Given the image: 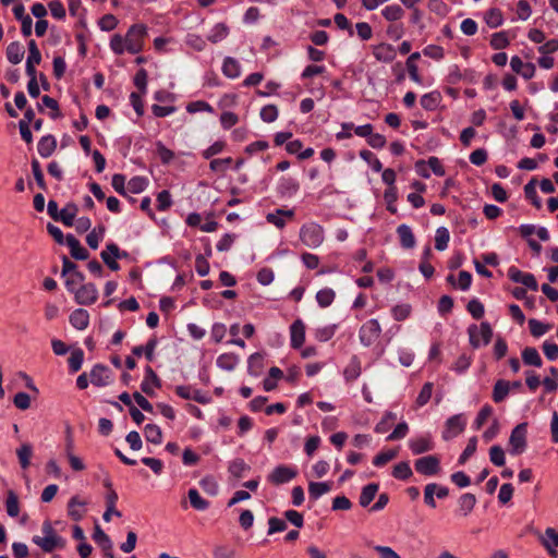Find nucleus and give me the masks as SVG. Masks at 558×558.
Instances as JSON below:
<instances>
[{
    "instance_id": "obj_6",
    "label": "nucleus",
    "mask_w": 558,
    "mask_h": 558,
    "mask_svg": "<svg viewBox=\"0 0 558 558\" xmlns=\"http://www.w3.org/2000/svg\"><path fill=\"white\" fill-rule=\"evenodd\" d=\"M527 423L518 424L511 432L509 438L510 453L521 454L526 449Z\"/></svg>"
},
{
    "instance_id": "obj_62",
    "label": "nucleus",
    "mask_w": 558,
    "mask_h": 558,
    "mask_svg": "<svg viewBox=\"0 0 558 558\" xmlns=\"http://www.w3.org/2000/svg\"><path fill=\"white\" fill-rule=\"evenodd\" d=\"M510 44L508 35L506 32H498L492 35L490 38V46L496 49L500 50L506 48Z\"/></svg>"
},
{
    "instance_id": "obj_60",
    "label": "nucleus",
    "mask_w": 558,
    "mask_h": 558,
    "mask_svg": "<svg viewBox=\"0 0 558 558\" xmlns=\"http://www.w3.org/2000/svg\"><path fill=\"white\" fill-rule=\"evenodd\" d=\"M337 325H328L315 330V338L320 342L330 340L336 333Z\"/></svg>"
},
{
    "instance_id": "obj_34",
    "label": "nucleus",
    "mask_w": 558,
    "mask_h": 558,
    "mask_svg": "<svg viewBox=\"0 0 558 558\" xmlns=\"http://www.w3.org/2000/svg\"><path fill=\"white\" fill-rule=\"evenodd\" d=\"M264 368V356L256 352L250 355L247 360V372L253 377H258Z\"/></svg>"
},
{
    "instance_id": "obj_57",
    "label": "nucleus",
    "mask_w": 558,
    "mask_h": 558,
    "mask_svg": "<svg viewBox=\"0 0 558 558\" xmlns=\"http://www.w3.org/2000/svg\"><path fill=\"white\" fill-rule=\"evenodd\" d=\"M84 362V352L82 349H76L69 357V368L71 373H76L81 369Z\"/></svg>"
},
{
    "instance_id": "obj_15",
    "label": "nucleus",
    "mask_w": 558,
    "mask_h": 558,
    "mask_svg": "<svg viewBox=\"0 0 558 558\" xmlns=\"http://www.w3.org/2000/svg\"><path fill=\"white\" fill-rule=\"evenodd\" d=\"M300 190V183L291 177H281L277 183V194L282 198L293 197Z\"/></svg>"
},
{
    "instance_id": "obj_47",
    "label": "nucleus",
    "mask_w": 558,
    "mask_h": 558,
    "mask_svg": "<svg viewBox=\"0 0 558 558\" xmlns=\"http://www.w3.org/2000/svg\"><path fill=\"white\" fill-rule=\"evenodd\" d=\"M336 299V292L331 288H324L317 291L316 301L323 308L328 307L332 304Z\"/></svg>"
},
{
    "instance_id": "obj_19",
    "label": "nucleus",
    "mask_w": 558,
    "mask_h": 558,
    "mask_svg": "<svg viewBox=\"0 0 558 558\" xmlns=\"http://www.w3.org/2000/svg\"><path fill=\"white\" fill-rule=\"evenodd\" d=\"M373 54L377 61L389 63L397 57L395 47L390 44H379L374 47Z\"/></svg>"
},
{
    "instance_id": "obj_21",
    "label": "nucleus",
    "mask_w": 558,
    "mask_h": 558,
    "mask_svg": "<svg viewBox=\"0 0 558 558\" xmlns=\"http://www.w3.org/2000/svg\"><path fill=\"white\" fill-rule=\"evenodd\" d=\"M65 244L69 246L73 258L78 260H85L88 258V251L81 245L80 241L73 234H68L65 236Z\"/></svg>"
},
{
    "instance_id": "obj_14",
    "label": "nucleus",
    "mask_w": 558,
    "mask_h": 558,
    "mask_svg": "<svg viewBox=\"0 0 558 558\" xmlns=\"http://www.w3.org/2000/svg\"><path fill=\"white\" fill-rule=\"evenodd\" d=\"M295 216L294 209L277 208L266 215V221L282 230Z\"/></svg>"
},
{
    "instance_id": "obj_35",
    "label": "nucleus",
    "mask_w": 558,
    "mask_h": 558,
    "mask_svg": "<svg viewBox=\"0 0 558 558\" xmlns=\"http://www.w3.org/2000/svg\"><path fill=\"white\" fill-rule=\"evenodd\" d=\"M24 53V47L19 41H13L7 47V58L12 64H19L23 60Z\"/></svg>"
},
{
    "instance_id": "obj_43",
    "label": "nucleus",
    "mask_w": 558,
    "mask_h": 558,
    "mask_svg": "<svg viewBox=\"0 0 558 558\" xmlns=\"http://www.w3.org/2000/svg\"><path fill=\"white\" fill-rule=\"evenodd\" d=\"M378 488L379 486L376 483H371L364 486L360 495V505L362 507H367L374 500Z\"/></svg>"
},
{
    "instance_id": "obj_13",
    "label": "nucleus",
    "mask_w": 558,
    "mask_h": 558,
    "mask_svg": "<svg viewBox=\"0 0 558 558\" xmlns=\"http://www.w3.org/2000/svg\"><path fill=\"white\" fill-rule=\"evenodd\" d=\"M75 301L81 305H90L98 299V290L94 283H85L73 292Z\"/></svg>"
},
{
    "instance_id": "obj_53",
    "label": "nucleus",
    "mask_w": 558,
    "mask_h": 558,
    "mask_svg": "<svg viewBox=\"0 0 558 558\" xmlns=\"http://www.w3.org/2000/svg\"><path fill=\"white\" fill-rule=\"evenodd\" d=\"M413 472L409 462H399L393 466L392 476L397 480L405 481L412 476Z\"/></svg>"
},
{
    "instance_id": "obj_2",
    "label": "nucleus",
    "mask_w": 558,
    "mask_h": 558,
    "mask_svg": "<svg viewBox=\"0 0 558 558\" xmlns=\"http://www.w3.org/2000/svg\"><path fill=\"white\" fill-rule=\"evenodd\" d=\"M300 240L301 242L310 247H319L325 240L324 228L316 222H306L300 228Z\"/></svg>"
},
{
    "instance_id": "obj_9",
    "label": "nucleus",
    "mask_w": 558,
    "mask_h": 558,
    "mask_svg": "<svg viewBox=\"0 0 558 558\" xmlns=\"http://www.w3.org/2000/svg\"><path fill=\"white\" fill-rule=\"evenodd\" d=\"M298 475V471L293 466L280 464L268 474L267 481L274 485L289 483Z\"/></svg>"
},
{
    "instance_id": "obj_4",
    "label": "nucleus",
    "mask_w": 558,
    "mask_h": 558,
    "mask_svg": "<svg viewBox=\"0 0 558 558\" xmlns=\"http://www.w3.org/2000/svg\"><path fill=\"white\" fill-rule=\"evenodd\" d=\"M147 35V27L144 24L132 25L124 36L129 53L136 54L142 51L144 39Z\"/></svg>"
},
{
    "instance_id": "obj_49",
    "label": "nucleus",
    "mask_w": 558,
    "mask_h": 558,
    "mask_svg": "<svg viewBox=\"0 0 558 558\" xmlns=\"http://www.w3.org/2000/svg\"><path fill=\"white\" fill-rule=\"evenodd\" d=\"M484 20L490 28H497L504 23L502 13L496 8L488 10L484 15Z\"/></svg>"
},
{
    "instance_id": "obj_33",
    "label": "nucleus",
    "mask_w": 558,
    "mask_h": 558,
    "mask_svg": "<svg viewBox=\"0 0 558 558\" xmlns=\"http://www.w3.org/2000/svg\"><path fill=\"white\" fill-rule=\"evenodd\" d=\"M85 501L81 500L77 496L72 497L68 504V513L74 521H80L84 517Z\"/></svg>"
},
{
    "instance_id": "obj_36",
    "label": "nucleus",
    "mask_w": 558,
    "mask_h": 558,
    "mask_svg": "<svg viewBox=\"0 0 558 558\" xmlns=\"http://www.w3.org/2000/svg\"><path fill=\"white\" fill-rule=\"evenodd\" d=\"M221 70L229 78H236L241 74V65L239 61L232 57L225 58Z\"/></svg>"
},
{
    "instance_id": "obj_16",
    "label": "nucleus",
    "mask_w": 558,
    "mask_h": 558,
    "mask_svg": "<svg viewBox=\"0 0 558 558\" xmlns=\"http://www.w3.org/2000/svg\"><path fill=\"white\" fill-rule=\"evenodd\" d=\"M508 276L511 281L521 283L532 291L538 290L537 281L535 279L534 275H532L530 272H524L515 267H510L508 270Z\"/></svg>"
},
{
    "instance_id": "obj_8",
    "label": "nucleus",
    "mask_w": 558,
    "mask_h": 558,
    "mask_svg": "<svg viewBox=\"0 0 558 558\" xmlns=\"http://www.w3.org/2000/svg\"><path fill=\"white\" fill-rule=\"evenodd\" d=\"M408 446L413 454L418 456L434 450L435 441L429 433H425L411 437L408 441Z\"/></svg>"
},
{
    "instance_id": "obj_58",
    "label": "nucleus",
    "mask_w": 558,
    "mask_h": 558,
    "mask_svg": "<svg viewBox=\"0 0 558 558\" xmlns=\"http://www.w3.org/2000/svg\"><path fill=\"white\" fill-rule=\"evenodd\" d=\"M529 327H530V331H531L532 336H534L536 338L544 336L550 329V325L545 324L535 318H531L529 320Z\"/></svg>"
},
{
    "instance_id": "obj_39",
    "label": "nucleus",
    "mask_w": 558,
    "mask_h": 558,
    "mask_svg": "<svg viewBox=\"0 0 558 558\" xmlns=\"http://www.w3.org/2000/svg\"><path fill=\"white\" fill-rule=\"evenodd\" d=\"M93 539L95 543L104 550V549H112L113 544L110 537L104 532L99 524L95 525Z\"/></svg>"
},
{
    "instance_id": "obj_28",
    "label": "nucleus",
    "mask_w": 558,
    "mask_h": 558,
    "mask_svg": "<svg viewBox=\"0 0 558 558\" xmlns=\"http://www.w3.org/2000/svg\"><path fill=\"white\" fill-rule=\"evenodd\" d=\"M240 359L234 353H222L217 360L216 364L220 369L232 372L239 364Z\"/></svg>"
},
{
    "instance_id": "obj_42",
    "label": "nucleus",
    "mask_w": 558,
    "mask_h": 558,
    "mask_svg": "<svg viewBox=\"0 0 558 558\" xmlns=\"http://www.w3.org/2000/svg\"><path fill=\"white\" fill-rule=\"evenodd\" d=\"M522 360L524 364L541 367L543 362L538 351L533 347H526L522 351Z\"/></svg>"
},
{
    "instance_id": "obj_5",
    "label": "nucleus",
    "mask_w": 558,
    "mask_h": 558,
    "mask_svg": "<svg viewBox=\"0 0 558 558\" xmlns=\"http://www.w3.org/2000/svg\"><path fill=\"white\" fill-rule=\"evenodd\" d=\"M381 326L376 318L365 322L359 330V339L362 345L371 347L379 338Z\"/></svg>"
},
{
    "instance_id": "obj_30",
    "label": "nucleus",
    "mask_w": 558,
    "mask_h": 558,
    "mask_svg": "<svg viewBox=\"0 0 558 558\" xmlns=\"http://www.w3.org/2000/svg\"><path fill=\"white\" fill-rule=\"evenodd\" d=\"M78 211L77 205L74 203H68L61 210L59 215V220L66 227L74 226V219Z\"/></svg>"
},
{
    "instance_id": "obj_11",
    "label": "nucleus",
    "mask_w": 558,
    "mask_h": 558,
    "mask_svg": "<svg viewBox=\"0 0 558 558\" xmlns=\"http://www.w3.org/2000/svg\"><path fill=\"white\" fill-rule=\"evenodd\" d=\"M466 425V421L462 414H456L450 416L445 424V429L442 432V438L445 440L452 439L461 434Z\"/></svg>"
},
{
    "instance_id": "obj_18",
    "label": "nucleus",
    "mask_w": 558,
    "mask_h": 558,
    "mask_svg": "<svg viewBox=\"0 0 558 558\" xmlns=\"http://www.w3.org/2000/svg\"><path fill=\"white\" fill-rule=\"evenodd\" d=\"M511 70L524 80H530L535 75L536 68L531 62H523L519 56H513L510 60Z\"/></svg>"
},
{
    "instance_id": "obj_12",
    "label": "nucleus",
    "mask_w": 558,
    "mask_h": 558,
    "mask_svg": "<svg viewBox=\"0 0 558 558\" xmlns=\"http://www.w3.org/2000/svg\"><path fill=\"white\" fill-rule=\"evenodd\" d=\"M90 383L97 387H105L112 383L113 376L110 368L104 364H96L89 374Z\"/></svg>"
},
{
    "instance_id": "obj_27",
    "label": "nucleus",
    "mask_w": 558,
    "mask_h": 558,
    "mask_svg": "<svg viewBox=\"0 0 558 558\" xmlns=\"http://www.w3.org/2000/svg\"><path fill=\"white\" fill-rule=\"evenodd\" d=\"M158 345V340L156 337L150 338L145 345H137L132 349V353L136 356H142L145 354V357L151 362L154 360V352Z\"/></svg>"
},
{
    "instance_id": "obj_52",
    "label": "nucleus",
    "mask_w": 558,
    "mask_h": 558,
    "mask_svg": "<svg viewBox=\"0 0 558 558\" xmlns=\"http://www.w3.org/2000/svg\"><path fill=\"white\" fill-rule=\"evenodd\" d=\"M359 156L371 166L374 172H380L383 170L381 161L371 150L363 149L359 153Z\"/></svg>"
},
{
    "instance_id": "obj_26",
    "label": "nucleus",
    "mask_w": 558,
    "mask_h": 558,
    "mask_svg": "<svg viewBox=\"0 0 558 558\" xmlns=\"http://www.w3.org/2000/svg\"><path fill=\"white\" fill-rule=\"evenodd\" d=\"M56 147H57V141L52 135L43 136L37 144L38 154L43 158L50 157L53 154V151L56 150Z\"/></svg>"
},
{
    "instance_id": "obj_25",
    "label": "nucleus",
    "mask_w": 558,
    "mask_h": 558,
    "mask_svg": "<svg viewBox=\"0 0 558 558\" xmlns=\"http://www.w3.org/2000/svg\"><path fill=\"white\" fill-rule=\"evenodd\" d=\"M476 505V497L471 493H465L458 500V513L468 517Z\"/></svg>"
},
{
    "instance_id": "obj_31",
    "label": "nucleus",
    "mask_w": 558,
    "mask_h": 558,
    "mask_svg": "<svg viewBox=\"0 0 558 558\" xmlns=\"http://www.w3.org/2000/svg\"><path fill=\"white\" fill-rule=\"evenodd\" d=\"M230 33L229 27L225 23H217L211 27L207 35V40L213 44H218L226 39Z\"/></svg>"
},
{
    "instance_id": "obj_20",
    "label": "nucleus",
    "mask_w": 558,
    "mask_h": 558,
    "mask_svg": "<svg viewBox=\"0 0 558 558\" xmlns=\"http://www.w3.org/2000/svg\"><path fill=\"white\" fill-rule=\"evenodd\" d=\"M160 387V380L157 374L150 366H147L145 369V376L141 384V389L144 393L148 396H153L155 393V388Z\"/></svg>"
},
{
    "instance_id": "obj_10",
    "label": "nucleus",
    "mask_w": 558,
    "mask_h": 558,
    "mask_svg": "<svg viewBox=\"0 0 558 558\" xmlns=\"http://www.w3.org/2000/svg\"><path fill=\"white\" fill-rule=\"evenodd\" d=\"M126 252H121L119 246L116 243H108L106 248L100 253L101 259L104 263L113 271L120 269V265L117 259L125 257Z\"/></svg>"
},
{
    "instance_id": "obj_61",
    "label": "nucleus",
    "mask_w": 558,
    "mask_h": 558,
    "mask_svg": "<svg viewBox=\"0 0 558 558\" xmlns=\"http://www.w3.org/2000/svg\"><path fill=\"white\" fill-rule=\"evenodd\" d=\"M85 276L81 271H74L66 280H65V287L68 291L71 293L75 292L77 290V286L84 284Z\"/></svg>"
},
{
    "instance_id": "obj_50",
    "label": "nucleus",
    "mask_w": 558,
    "mask_h": 558,
    "mask_svg": "<svg viewBox=\"0 0 558 558\" xmlns=\"http://www.w3.org/2000/svg\"><path fill=\"white\" fill-rule=\"evenodd\" d=\"M450 233L446 227H439L435 233V248L437 251H445L448 247Z\"/></svg>"
},
{
    "instance_id": "obj_46",
    "label": "nucleus",
    "mask_w": 558,
    "mask_h": 558,
    "mask_svg": "<svg viewBox=\"0 0 558 558\" xmlns=\"http://www.w3.org/2000/svg\"><path fill=\"white\" fill-rule=\"evenodd\" d=\"M191 506L198 511H204L209 507V502L204 499L196 488L189 489L187 493Z\"/></svg>"
},
{
    "instance_id": "obj_22",
    "label": "nucleus",
    "mask_w": 558,
    "mask_h": 558,
    "mask_svg": "<svg viewBox=\"0 0 558 558\" xmlns=\"http://www.w3.org/2000/svg\"><path fill=\"white\" fill-rule=\"evenodd\" d=\"M290 338L293 348L299 349L303 345L305 341V326L301 319H296L290 326Z\"/></svg>"
},
{
    "instance_id": "obj_38",
    "label": "nucleus",
    "mask_w": 558,
    "mask_h": 558,
    "mask_svg": "<svg viewBox=\"0 0 558 558\" xmlns=\"http://www.w3.org/2000/svg\"><path fill=\"white\" fill-rule=\"evenodd\" d=\"M510 391V383L504 379H499L495 383L493 389V400L496 403L502 402Z\"/></svg>"
},
{
    "instance_id": "obj_54",
    "label": "nucleus",
    "mask_w": 558,
    "mask_h": 558,
    "mask_svg": "<svg viewBox=\"0 0 558 558\" xmlns=\"http://www.w3.org/2000/svg\"><path fill=\"white\" fill-rule=\"evenodd\" d=\"M110 48L118 56H121L124 52H129L125 38L119 34H116L111 37Z\"/></svg>"
},
{
    "instance_id": "obj_40",
    "label": "nucleus",
    "mask_w": 558,
    "mask_h": 558,
    "mask_svg": "<svg viewBox=\"0 0 558 558\" xmlns=\"http://www.w3.org/2000/svg\"><path fill=\"white\" fill-rule=\"evenodd\" d=\"M20 465L26 470L31 465V458L33 456V447L29 444H23L16 449Z\"/></svg>"
},
{
    "instance_id": "obj_51",
    "label": "nucleus",
    "mask_w": 558,
    "mask_h": 558,
    "mask_svg": "<svg viewBox=\"0 0 558 558\" xmlns=\"http://www.w3.org/2000/svg\"><path fill=\"white\" fill-rule=\"evenodd\" d=\"M105 227L99 226L97 228H94L86 236V242L88 246L93 250H96L99 245V243L102 241L105 236Z\"/></svg>"
},
{
    "instance_id": "obj_55",
    "label": "nucleus",
    "mask_w": 558,
    "mask_h": 558,
    "mask_svg": "<svg viewBox=\"0 0 558 558\" xmlns=\"http://www.w3.org/2000/svg\"><path fill=\"white\" fill-rule=\"evenodd\" d=\"M411 312L412 307L407 303L397 304L391 308V315L398 322L405 320L411 315Z\"/></svg>"
},
{
    "instance_id": "obj_24",
    "label": "nucleus",
    "mask_w": 558,
    "mask_h": 558,
    "mask_svg": "<svg viewBox=\"0 0 558 558\" xmlns=\"http://www.w3.org/2000/svg\"><path fill=\"white\" fill-rule=\"evenodd\" d=\"M397 234L403 248H413L415 246V236L410 226L400 225L397 228Z\"/></svg>"
},
{
    "instance_id": "obj_63",
    "label": "nucleus",
    "mask_w": 558,
    "mask_h": 558,
    "mask_svg": "<svg viewBox=\"0 0 558 558\" xmlns=\"http://www.w3.org/2000/svg\"><path fill=\"white\" fill-rule=\"evenodd\" d=\"M260 119L266 123H271L277 120L279 111L275 105H266L260 109Z\"/></svg>"
},
{
    "instance_id": "obj_1",
    "label": "nucleus",
    "mask_w": 558,
    "mask_h": 558,
    "mask_svg": "<svg viewBox=\"0 0 558 558\" xmlns=\"http://www.w3.org/2000/svg\"><path fill=\"white\" fill-rule=\"evenodd\" d=\"M41 532L43 535H35L32 541L45 553H52L65 547V539L56 532L49 521L43 523Z\"/></svg>"
},
{
    "instance_id": "obj_59",
    "label": "nucleus",
    "mask_w": 558,
    "mask_h": 558,
    "mask_svg": "<svg viewBox=\"0 0 558 558\" xmlns=\"http://www.w3.org/2000/svg\"><path fill=\"white\" fill-rule=\"evenodd\" d=\"M397 456H398V451L395 449L383 451L374 457L373 464L377 468H381L385 464H387L389 461L395 459Z\"/></svg>"
},
{
    "instance_id": "obj_37",
    "label": "nucleus",
    "mask_w": 558,
    "mask_h": 558,
    "mask_svg": "<svg viewBox=\"0 0 558 558\" xmlns=\"http://www.w3.org/2000/svg\"><path fill=\"white\" fill-rule=\"evenodd\" d=\"M330 490L331 484L329 482H311L308 484V495L313 500H317Z\"/></svg>"
},
{
    "instance_id": "obj_45",
    "label": "nucleus",
    "mask_w": 558,
    "mask_h": 558,
    "mask_svg": "<svg viewBox=\"0 0 558 558\" xmlns=\"http://www.w3.org/2000/svg\"><path fill=\"white\" fill-rule=\"evenodd\" d=\"M381 15L389 22H396L404 16V10L399 4H390L381 10Z\"/></svg>"
},
{
    "instance_id": "obj_23",
    "label": "nucleus",
    "mask_w": 558,
    "mask_h": 558,
    "mask_svg": "<svg viewBox=\"0 0 558 558\" xmlns=\"http://www.w3.org/2000/svg\"><path fill=\"white\" fill-rule=\"evenodd\" d=\"M70 324L77 330H84L89 325V314L84 308H77L70 315Z\"/></svg>"
},
{
    "instance_id": "obj_7",
    "label": "nucleus",
    "mask_w": 558,
    "mask_h": 558,
    "mask_svg": "<svg viewBox=\"0 0 558 558\" xmlns=\"http://www.w3.org/2000/svg\"><path fill=\"white\" fill-rule=\"evenodd\" d=\"M414 468L418 474L434 476L441 471L440 459L435 454L424 456L415 460Z\"/></svg>"
},
{
    "instance_id": "obj_41",
    "label": "nucleus",
    "mask_w": 558,
    "mask_h": 558,
    "mask_svg": "<svg viewBox=\"0 0 558 558\" xmlns=\"http://www.w3.org/2000/svg\"><path fill=\"white\" fill-rule=\"evenodd\" d=\"M144 436L148 442L160 445L162 442V432L158 425L147 424L144 428Z\"/></svg>"
},
{
    "instance_id": "obj_56",
    "label": "nucleus",
    "mask_w": 558,
    "mask_h": 558,
    "mask_svg": "<svg viewBox=\"0 0 558 558\" xmlns=\"http://www.w3.org/2000/svg\"><path fill=\"white\" fill-rule=\"evenodd\" d=\"M147 185H148L147 179L144 177L137 175V177H133L132 179H130V181L128 182V190H129V192H131L133 194H140L143 191H145Z\"/></svg>"
},
{
    "instance_id": "obj_29",
    "label": "nucleus",
    "mask_w": 558,
    "mask_h": 558,
    "mask_svg": "<svg viewBox=\"0 0 558 558\" xmlns=\"http://www.w3.org/2000/svg\"><path fill=\"white\" fill-rule=\"evenodd\" d=\"M361 372V362L356 355H353L343 371V377L347 381H353L360 377Z\"/></svg>"
},
{
    "instance_id": "obj_3",
    "label": "nucleus",
    "mask_w": 558,
    "mask_h": 558,
    "mask_svg": "<svg viewBox=\"0 0 558 558\" xmlns=\"http://www.w3.org/2000/svg\"><path fill=\"white\" fill-rule=\"evenodd\" d=\"M468 333L471 347L477 349L482 345H487L490 342L493 329L489 323L483 322L481 325H470Z\"/></svg>"
},
{
    "instance_id": "obj_32",
    "label": "nucleus",
    "mask_w": 558,
    "mask_h": 558,
    "mask_svg": "<svg viewBox=\"0 0 558 558\" xmlns=\"http://www.w3.org/2000/svg\"><path fill=\"white\" fill-rule=\"evenodd\" d=\"M441 101V94L438 90H433L424 94L421 97V106L427 111H434L438 108Z\"/></svg>"
},
{
    "instance_id": "obj_17",
    "label": "nucleus",
    "mask_w": 558,
    "mask_h": 558,
    "mask_svg": "<svg viewBox=\"0 0 558 558\" xmlns=\"http://www.w3.org/2000/svg\"><path fill=\"white\" fill-rule=\"evenodd\" d=\"M175 393L185 400H194L201 404H207L210 401V397L199 389H194L191 386H177Z\"/></svg>"
},
{
    "instance_id": "obj_64",
    "label": "nucleus",
    "mask_w": 558,
    "mask_h": 558,
    "mask_svg": "<svg viewBox=\"0 0 558 558\" xmlns=\"http://www.w3.org/2000/svg\"><path fill=\"white\" fill-rule=\"evenodd\" d=\"M489 460L493 464L497 466H502L506 462L504 449L498 445L490 447Z\"/></svg>"
},
{
    "instance_id": "obj_48",
    "label": "nucleus",
    "mask_w": 558,
    "mask_h": 558,
    "mask_svg": "<svg viewBox=\"0 0 558 558\" xmlns=\"http://www.w3.org/2000/svg\"><path fill=\"white\" fill-rule=\"evenodd\" d=\"M5 510L11 518H16L20 513L19 498L13 490H9L7 494Z\"/></svg>"
},
{
    "instance_id": "obj_44",
    "label": "nucleus",
    "mask_w": 558,
    "mask_h": 558,
    "mask_svg": "<svg viewBox=\"0 0 558 558\" xmlns=\"http://www.w3.org/2000/svg\"><path fill=\"white\" fill-rule=\"evenodd\" d=\"M228 470L233 477L241 478L250 471V465L243 459L238 458L229 463Z\"/></svg>"
}]
</instances>
